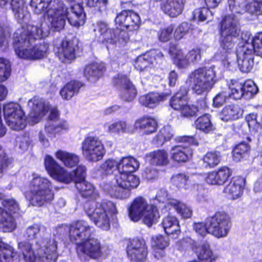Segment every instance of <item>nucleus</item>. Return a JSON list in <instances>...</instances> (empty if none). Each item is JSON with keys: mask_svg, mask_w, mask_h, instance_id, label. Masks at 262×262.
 Segmentation results:
<instances>
[{"mask_svg": "<svg viewBox=\"0 0 262 262\" xmlns=\"http://www.w3.org/2000/svg\"><path fill=\"white\" fill-rule=\"evenodd\" d=\"M60 234L68 230L72 241L76 242V250L80 257L99 259L105 254L104 247L98 238L92 235L93 228L84 221H78L70 226L65 225L56 228Z\"/></svg>", "mask_w": 262, "mask_h": 262, "instance_id": "f257e3e1", "label": "nucleus"}, {"mask_svg": "<svg viewBox=\"0 0 262 262\" xmlns=\"http://www.w3.org/2000/svg\"><path fill=\"white\" fill-rule=\"evenodd\" d=\"M44 163L47 173L53 179L64 184H69L74 181L82 196L96 198L97 193L94 186L85 181V166L79 165L75 170L69 171L49 155L45 156Z\"/></svg>", "mask_w": 262, "mask_h": 262, "instance_id": "f03ea898", "label": "nucleus"}, {"mask_svg": "<svg viewBox=\"0 0 262 262\" xmlns=\"http://www.w3.org/2000/svg\"><path fill=\"white\" fill-rule=\"evenodd\" d=\"M27 31L24 27L18 29L14 34V47L17 56L27 60H36L43 58L47 53L48 46L46 43L33 46L32 39H39L49 34V29H40L37 26H29Z\"/></svg>", "mask_w": 262, "mask_h": 262, "instance_id": "7ed1b4c3", "label": "nucleus"}, {"mask_svg": "<svg viewBox=\"0 0 262 262\" xmlns=\"http://www.w3.org/2000/svg\"><path fill=\"white\" fill-rule=\"evenodd\" d=\"M70 10L71 12L62 2L55 1L47 13L51 28L54 31L61 30L64 27L66 18L74 27H78L85 23V15L82 4H72Z\"/></svg>", "mask_w": 262, "mask_h": 262, "instance_id": "20e7f679", "label": "nucleus"}, {"mask_svg": "<svg viewBox=\"0 0 262 262\" xmlns=\"http://www.w3.org/2000/svg\"><path fill=\"white\" fill-rule=\"evenodd\" d=\"M18 246L26 262H35L37 258L40 262H55L57 258V242L54 239H41L34 247L26 242L19 243Z\"/></svg>", "mask_w": 262, "mask_h": 262, "instance_id": "39448f33", "label": "nucleus"}, {"mask_svg": "<svg viewBox=\"0 0 262 262\" xmlns=\"http://www.w3.org/2000/svg\"><path fill=\"white\" fill-rule=\"evenodd\" d=\"M52 189L53 185L49 179L33 174L25 195L32 205L41 206L53 199Z\"/></svg>", "mask_w": 262, "mask_h": 262, "instance_id": "423d86ee", "label": "nucleus"}, {"mask_svg": "<svg viewBox=\"0 0 262 262\" xmlns=\"http://www.w3.org/2000/svg\"><path fill=\"white\" fill-rule=\"evenodd\" d=\"M84 210L94 224L104 230L110 228L112 216L117 213L115 205L111 201L88 202L84 205Z\"/></svg>", "mask_w": 262, "mask_h": 262, "instance_id": "0eeeda50", "label": "nucleus"}, {"mask_svg": "<svg viewBox=\"0 0 262 262\" xmlns=\"http://www.w3.org/2000/svg\"><path fill=\"white\" fill-rule=\"evenodd\" d=\"M216 73L214 68L201 67L191 72L188 76L186 84L191 88L198 95L208 93L216 82Z\"/></svg>", "mask_w": 262, "mask_h": 262, "instance_id": "6e6552de", "label": "nucleus"}, {"mask_svg": "<svg viewBox=\"0 0 262 262\" xmlns=\"http://www.w3.org/2000/svg\"><path fill=\"white\" fill-rule=\"evenodd\" d=\"M128 212L129 217L132 221L137 222L142 220L148 227L156 224L160 218L157 207L154 205L148 204L142 197H138L134 200Z\"/></svg>", "mask_w": 262, "mask_h": 262, "instance_id": "1a4fd4ad", "label": "nucleus"}, {"mask_svg": "<svg viewBox=\"0 0 262 262\" xmlns=\"http://www.w3.org/2000/svg\"><path fill=\"white\" fill-rule=\"evenodd\" d=\"M94 30L98 40L102 43L124 46L129 40V36L126 32L111 29L105 22L97 23Z\"/></svg>", "mask_w": 262, "mask_h": 262, "instance_id": "9d476101", "label": "nucleus"}, {"mask_svg": "<svg viewBox=\"0 0 262 262\" xmlns=\"http://www.w3.org/2000/svg\"><path fill=\"white\" fill-rule=\"evenodd\" d=\"M239 30L232 16H226L221 23L220 42L223 49L229 53L233 52Z\"/></svg>", "mask_w": 262, "mask_h": 262, "instance_id": "9b49d317", "label": "nucleus"}, {"mask_svg": "<svg viewBox=\"0 0 262 262\" xmlns=\"http://www.w3.org/2000/svg\"><path fill=\"white\" fill-rule=\"evenodd\" d=\"M28 107L29 110L28 120L33 125L38 122L47 113L49 119L55 121L58 119L59 113L56 107H51L49 103L41 98L35 97L29 100Z\"/></svg>", "mask_w": 262, "mask_h": 262, "instance_id": "f8f14e48", "label": "nucleus"}, {"mask_svg": "<svg viewBox=\"0 0 262 262\" xmlns=\"http://www.w3.org/2000/svg\"><path fill=\"white\" fill-rule=\"evenodd\" d=\"M231 227V218L225 212H216L208 219V233L217 238L227 237Z\"/></svg>", "mask_w": 262, "mask_h": 262, "instance_id": "ddd939ff", "label": "nucleus"}, {"mask_svg": "<svg viewBox=\"0 0 262 262\" xmlns=\"http://www.w3.org/2000/svg\"><path fill=\"white\" fill-rule=\"evenodd\" d=\"M4 118L7 125L15 130H21L26 126L25 113L20 105L10 102L3 105Z\"/></svg>", "mask_w": 262, "mask_h": 262, "instance_id": "4468645a", "label": "nucleus"}, {"mask_svg": "<svg viewBox=\"0 0 262 262\" xmlns=\"http://www.w3.org/2000/svg\"><path fill=\"white\" fill-rule=\"evenodd\" d=\"M82 154L90 162H97L101 160L106 153L102 141L96 137L85 138L81 143Z\"/></svg>", "mask_w": 262, "mask_h": 262, "instance_id": "2eb2a0df", "label": "nucleus"}, {"mask_svg": "<svg viewBox=\"0 0 262 262\" xmlns=\"http://www.w3.org/2000/svg\"><path fill=\"white\" fill-rule=\"evenodd\" d=\"M4 208L0 207V226L5 232H11L16 227V222L12 215L18 210V205L14 200L4 201Z\"/></svg>", "mask_w": 262, "mask_h": 262, "instance_id": "dca6fc26", "label": "nucleus"}, {"mask_svg": "<svg viewBox=\"0 0 262 262\" xmlns=\"http://www.w3.org/2000/svg\"><path fill=\"white\" fill-rule=\"evenodd\" d=\"M115 180L117 186L124 191L115 194L116 197L121 199H125L129 196V190L136 188L139 184V180L133 174L118 172L115 175Z\"/></svg>", "mask_w": 262, "mask_h": 262, "instance_id": "f3484780", "label": "nucleus"}, {"mask_svg": "<svg viewBox=\"0 0 262 262\" xmlns=\"http://www.w3.org/2000/svg\"><path fill=\"white\" fill-rule=\"evenodd\" d=\"M115 180L117 186L124 191L115 194L116 197L121 199H125L129 196V190L136 188L139 184V180L133 174L118 172L115 175Z\"/></svg>", "mask_w": 262, "mask_h": 262, "instance_id": "a211bd4d", "label": "nucleus"}, {"mask_svg": "<svg viewBox=\"0 0 262 262\" xmlns=\"http://www.w3.org/2000/svg\"><path fill=\"white\" fill-rule=\"evenodd\" d=\"M228 4L231 10L236 13L262 14V0H228Z\"/></svg>", "mask_w": 262, "mask_h": 262, "instance_id": "6ab92c4d", "label": "nucleus"}, {"mask_svg": "<svg viewBox=\"0 0 262 262\" xmlns=\"http://www.w3.org/2000/svg\"><path fill=\"white\" fill-rule=\"evenodd\" d=\"M127 257L132 262H144L147 255V248L143 239H133L127 244Z\"/></svg>", "mask_w": 262, "mask_h": 262, "instance_id": "aec40b11", "label": "nucleus"}, {"mask_svg": "<svg viewBox=\"0 0 262 262\" xmlns=\"http://www.w3.org/2000/svg\"><path fill=\"white\" fill-rule=\"evenodd\" d=\"M253 50L251 43L246 42L239 47L237 50L236 56L238 65L240 70L245 73L249 72L253 66Z\"/></svg>", "mask_w": 262, "mask_h": 262, "instance_id": "412c9836", "label": "nucleus"}, {"mask_svg": "<svg viewBox=\"0 0 262 262\" xmlns=\"http://www.w3.org/2000/svg\"><path fill=\"white\" fill-rule=\"evenodd\" d=\"M113 83L120 88L122 99L126 101H133L137 95V90L126 75L118 74L114 77Z\"/></svg>", "mask_w": 262, "mask_h": 262, "instance_id": "4be33fe9", "label": "nucleus"}, {"mask_svg": "<svg viewBox=\"0 0 262 262\" xmlns=\"http://www.w3.org/2000/svg\"><path fill=\"white\" fill-rule=\"evenodd\" d=\"M115 21L119 26L124 27L129 31H134L139 28L140 19L137 13L128 10L123 11L118 14Z\"/></svg>", "mask_w": 262, "mask_h": 262, "instance_id": "5701e85b", "label": "nucleus"}, {"mask_svg": "<svg viewBox=\"0 0 262 262\" xmlns=\"http://www.w3.org/2000/svg\"><path fill=\"white\" fill-rule=\"evenodd\" d=\"M162 57L163 54L160 52H151L139 56L135 62V68L140 72L148 71L155 66L157 58Z\"/></svg>", "mask_w": 262, "mask_h": 262, "instance_id": "b1692460", "label": "nucleus"}, {"mask_svg": "<svg viewBox=\"0 0 262 262\" xmlns=\"http://www.w3.org/2000/svg\"><path fill=\"white\" fill-rule=\"evenodd\" d=\"M232 175L231 170L227 166H222L217 170L206 174V182L210 185H222Z\"/></svg>", "mask_w": 262, "mask_h": 262, "instance_id": "393cba45", "label": "nucleus"}, {"mask_svg": "<svg viewBox=\"0 0 262 262\" xmlns=\"http://www.w3.org/2000/svg\"><path fill=\"white\" fill-rule=\"evenodd\" d=\"M245 179L242 177L233 178L224 188V192L232 199L239 198L243 193Z\"/></svg>", "mask_w": 262, "mask_h": 262, "instance_id": "a878e982", "label": "nucleus"}, {"mask_svg": "<svg viewBox=\"0 0 262 262\" xmlns=\"http://www.w3.org/2000/svg\"><path fill=\"white\" fill-rule=\"evenodd\" d=\"M192 249L202 262H212L217 257L216 255L213 253L209 244L207 243L198 245L193 242Z\"/></svg>", "mask_w": 262, "mask_h": 262, "instance_id": "bb28decb", "label": "nucleus"}, {"mask_svg": "<svg viewBox=\"0 0 262 262\" xmlns=\"http://www.w3.org/2000/svg\"><path fill=\"white\" fill-rule=\"evenodd\" d=\"M59 60L62 62L69 63L75 58V49L71 41H63L56 51Z\"/></svg>", "mask_w": 262, "mask_h": 262, "instance_id": "cd10ccee", "label": "nucleus"}, {"mask_svg": "<svg viewBox=\"0 0 262 262\" xmlns=\"http://www.w3.org/2000/svg\"><path fill=\"white\" fill-rule=\"evenodd\" d=\"M54 156L67 168H72L77 166L79 163V157L73 152L58 149L54 152Z\"/></svg>", "mask_w": 262, "mask_h": 262, "instance_id": "c85d7f7f", "label": "nucleus"}, {"mask_svg": "<svg viewBox=\"0 0 262 262\" xmlns=\"http://www.w3.org/2000/svg\"><path fill=\"white\" fill-rule=\"evenodd\" d=\"M170 155L173 161L179 163L185 162L191 157L192 150L189 146L178 145L171 148Z\"/></svg>", "mask_w": 262, "mask_h": 262, "instance_id": "c756f323", "label": "nucleus"}, {"mask_svg": "<svg viewBox=\"0 0 262 262\" xmlns=\"http://www.w3.org/2000/svg\"><path fill=\"white\" fill-rule=\"evenodd\" d=\"M243 108L237 104H230L225 106L220 114V119L225 122L235 120L241 118L243 114Z\"/></svg>", "mask_w": 262, "mask_h": 262, "instance_id": "7c9ffc66", "label": "nucleus"}, {"mask_svg": "<svg viewBox=\"0 0 262 262\" xmlns=\"http://www.w3.org/2000/svg\"><path fill=\"white\" fill-rule=\"evenodd\" d=\"M20 256L11 246L0 241V261L19 262Z\"/></svg>", "mask_w": 262, "mask_h": 262, "instance_id": "2f4dec72", "label": "nucleus"}, {"mask_svg": "<svg viewBox=\"0 0 262 262\" xmlns=\"http://www.w3.org/2000/svg\"><path fill=\"white\" fill-rule=\"evenodd\" d=\"M157 128V123L155 119L151 117L144 116L140 118L135 122L134 131L139 129L145 134H150L156 131Z\"/></svg>", "mask_w": 262, "mask_h": 262, "instance_id": "473e14b6", "label": "nucleus"}, {"mask_svg": "<svg viewBox=\"0 0 262 262\" xmlns=\"http://www.w3.org/2000/svg\"><path fill=\"white\" fill-rule=\"evenodd\" d=\"M162 225L165 232L173 238H178L181 232L178 220L174 216L168 215L164 217Z\"/></svg>", "mask_w": 262, "mask_h": 262, "instance_id": "72a5a7b5", "label": "nucleus"}, {"mask_svg": "<svg viewBox=\"0 0 262 262\" xmlns=\"http://www.w3.org/2000/svg\"><path fill=\"white\" fill-rule=\"evenodd\" d=\"M184 0H167L161 5L164 12L170 17H177L183 10Z\"/></svg>", "mask_w": 262, "mask_h": 262, "instance_id": "f704fd0d", "label": "nucleus"}, {"mask_svg": "<svg viewBox=\"0 0 262 262\" xmlns=\"http://www.w3.org/2000/svg\"><path fill=\"white\" fill-rule=\"evenodd\" d=\"M104 127L108 133L117 135L134 132V129L132 128L130 125L124 121L106 123L104 125Z\"/></svg>", "mask_w": 262, "mask_h": 262, "instance_id": "c9c22d12", "label": "nucleus"}, {"mask_svg": "<svg viewBox=\"0 0 262 262\" xmlns=\"http://www.w3.org/2000/svg\"><path fill=\"white\" fill-rule=\"evenodd\" d=\"M105 69L103 63H94L86 67L84 74L88 80L95 82L102 76Z\"/></svg>", "mask_w": 262, "mask_h": 262, "instance_id": "e433bc0d", "label": "nucleus"}, {"mask_svg": "<svg viewBox=\"0 0 262 262\" xmlns=\"http://www.w3.org/2000/svg\"><path fill=\"white\" fill-rule=\"evenodd\" d=\"M169 245L168 237L162 235L153 236L151 237V246L155 253V256L158 258L163 255L162 251Z\"/></svg>", "mask_w": 262, "mask_h": 262, "instance_id": "4c0bfd02", "label": "nucleus"}, {"mask_svg": "<svg viewBox=\"0 0 262 262\" xmlns=\"http://www.w3.org/2000/svg\"><path fill=\"white\" fill-rule=\"evenodd\" d=\"M10 64L9 61L4 58H0V81L7 79L10 75ZM6 89L0 84V101L3 100L6 97Z\"/></svg>", "mask_w": 262, "mask_h": 262, "instance_id": "58836bf2", "label": "nucleus"}, {"mask_svg": "<svg viewBox=\"0 0 262 262\" xmlns=\"http://www.w3.org/2000/svg\"><path fill=\"white\" fill-rule=\"evenodd\" d=\"M169 52L173 58L174 64L179 68L184 69L190 64L189 61L187 60L188 57L186 53L177 47H170Z\"/></svg>", "mask_w": 262, "mask_h": 262, "instance_id": "ea45409f", "label": "nucleus"}, {"mask_svg": "<svg viewBox=\"0 0 262 262\" xmlns=\"http://www.w3.org/2000/svg\"><path fill=\"white\" fill-rule=\"evenodd\" d=\"M139 167V162L134 158H123L118 162V172L133 174Z\"/></svg>", "mask_w": 262, "mask_h": 262, "instance_id": "a19ab883", "label": "nucleus"}, {"mask_svg": "<svg viewBox=\"0 0 262 262\" xmlns=\"http://www.w3.org/2000/svg\"><path fill=\"white\" fill-rule=\"evenodd\" d=\"M188 90L186 88H181L170 100V106L174 110L179 112L187 102L186 97Z\"/></svg>", "mask_w": 262, "mask_h": 262, "instance_id": "79ce46f5", "label": "nucleus"}, {"mask_svg": "<svg viewBox=\"0 0 262 262\" xmlns=\"http://www.w3.org/2000/svg\"><path fill=\"white\" fill-rule=\"evenodd\" d=\"M245 119L252 135L257 138L262 136V125L257 121L256 114H249L246 116Z\"/></svg>", "mask_w": 262, "mask_h": 262, "instance_id": "37998d69", "label": "nucleus"}, {"mask_svg": "<svg viewBox=\"0 0 262 262\" xmlns=\"http://www.w3.org/2000/svg\"><path fill=\"white\" fill-rule=\"evenodd\" d=\"M147 157L154 165L164 166L169 162L167 152L163 149L154 151L149 153Z\"/></svg>", "mask_w": 262, "mask_h": 262, "instance_id": "c03bdc74", "label": "nucleus"}, {"mask_svg": "<svg viewBox=\"0 0 262 262\" xmlns=\"http://www.w3.org/2000/svg\"><path fill=\"white\" fill-rule=\"evenodd\" d=\"M173 136V132L170 126L162 128L154 139V142L157 146H162L165 142L169 141Z\"/></svg>", "mask_w": 262, "mask_h": 262, "instance_id": "a18cd8bd", "label": "nucleus"}, {"mask_svg": "<svg viewBox=\"0 0 262 262\" xmlns=\"http://www.w3.org/2000/svg\"><path fill=\"white\" fill-rule=\"evenodd\" d=\"M82 84L80 82L76 81H72L67 83L60 90V96L63 99H70L76 93L78 92Z\"/></svg>", "mask_w": 262, "mask_h": 262, "instance_id": "49530a36", "label": "nucleus"}, {"mask_svg": "<svg viewBox=\"0 0 262 262\" xmlns=\"http://www.w3.org/2000/svg\"><path fill=\"white\" fill-rule=\"evenodd\" d=\"M164 99L165 96L164 95L152 93L141 96L140 98V101L146 106L152 107Z\"/></svg>", "mask_w": 262, "mask_h": 262, "instance_id": "de8ad7c7", "label": "nucleus"}, {"mask_svg": "<svg viewBox=\"0 0 262 262\" xmlns=\"http://www.w3.org/2000/svg\"><path fill=\"white\" fill-rule=\"evenodd\" d=\"M167 204L170 205L171 208H173L184 218H189L192 215V210L190 208L178 200H171Z\"/></svg>", "mask_w": 262, "mask_h": 262, "instance_id": "09e8293b", "label": "nucleus"}, {"mask_svg": "<svg viewBox=\"0 0 262 262\" xmlns=\"http://www.w3.org/2000/svg\"><path fill=\"white\" fill-rule=\"evenodd\" d=\"M202 160L205 167L213 168L219 164L221 161V155L217 151L208 152L203 157Z\"/></svg>", "mask_w": 262, "mask_h": 262, "instance_id": "8fccbe9b", "label": "nucleus"}, {"mask_svg": "<svg viewBox=\"0 0 262 262\" xmlns=\"http://www.w3.org/2000/svg\"><path fill=\"white\" fill-rule=\"evenodd\" d=\"M196 128L204 133H208L213 130V125L211 122L210 117L205 114L199 117L195 121Z\"/></svg>", "mask_w": 262, "mask_h": 262, "instance_id": "3c124183", "label": "nucleus"}, {"mask_svg": "<svg viewBox=\"0 0 262 262\" xmlns=\"http://www.w3.org/2000/svg\"><path fill=\"white\" fill-rule=\"evenodd\" d=\"M172 182L173 185L178 188L185 190L190 188V180L189 177L184 173H179L173 176L172 178Z\"/></svg>", "mask_w": 262, "mask_h": 262, "instance_id": "603ef678", "label": "nucleus"}, {"mask_svg": "<svg viewBox=\"0 0 262 262\" xmlns=\"http://www.w3.org/2000/svg\"><path fill=\"white\" fill-rule=\"evenodd\" d=\"M244 86L242 83L238 81H232L229 86L230 91V96L234 99H239L244 96Z\"/></svg>", "mask_w": 262, "mask_h": 262, "instance_id": "864d4df0", "label": "nucleus"}, {"mask_svg": "<svg viewBox=\"0 0 262 262\" xmlns=\"http://www.w3.org/2000/svg\"><path fill=\"white\" fill-rule=\"evenodd\" d=\"M100 169L106 174L113 172L116 169L118 170V162L114 159H107L101 165Z\"/></svg>", "mask_w": 262, "mask_h": 262, "instance_id": "5fc2aeb1", "label": "nucleus"}, {"mask_svg": "<svg viewBox=\"0 0 262 262\" xmlns=\"http://www.w3.org/2000/svg\"><path fill=\"white\" fill-rule=\"evenodd\" d=\"M249 149V145L244 142L238 144L233 150V157L234 160L239 161L244 155L247 153Z\"/></svg>", "mask_w": 262, "mask_h": 262, "instance_id": "6e6d98bb", "label": "nucleus"}, {"mask_svg": "<svg viewBox=\"0 0 262 262\" xmlns=\"http://www.w3.org/2000/svg\"><path fill=\"white\" fill-rule=\"evenodd\" d=\"M244 96L246 98H251L258 92V88L253 81L248 80L243 84Z\"/></svg>", "mask_w": 262, "mask_h": 262, "instance_id": "4d7b16f0", "label": "nucleus"}, {"mask_svg": "<svg viewBox=\"0 0 262 262\" xmlns=\"http://www.w3.org/2000/svg\"><path fill=\"white\" fill-rule=\"evenodd\" d=\"M199 109L196 106L189 103L187 101L179 113L183 117L190 118L196 115Z\"/></svg>", "mask_w": 262, "mask_h": 262, "instance_id": "13d9d810", "label": "nucleus"}, {"mask_svg": "<svg viewBox=\"0 0 262 262\" xmlns=\"http://www.w3.org/2000/svg\"><path fill=\"white\" fill-rule=\"evenodd\" d=\"M194 18L200 21H205L207 19L210 20L212 13L208 8L203 7L195 10L193 13Z\"/></svg>", "mask_w": 262, "mask_h": 262, "instance_id": "bf43d9fd", "label": "nucleus"}, {"mask_svg": "<svg viewBox=\"0 0 262 262\" xmlns=\"http://www.w3.org/2000/svg\"><path fill=\"white\" fill-rule=\"evenodd\" d=\"M18 15L19 16L17 17L16 16H14L15 18L19 23L24 24L21 28L24 27L26 29V32L27 31V27L29 26H32V25L28 24V21L29 20L30 17V14L27 11V8L26 7L24 8V9H19Z\"/></svg>", "mask_w": 262, "mask_h": 262, "instance_id": "052dcab7", "label": "nucleus"}, {"mask_svg": "<svg viewBox=\"0 0 262 262\" xmlns=\"http://www.w3.org/2000/svg\"><path fill=\"white\" fill-rule=\"evenodd\" d=\"M252 43L255 53L262 57V32L258 33L252 38Z\"/></svg>", "mask_w": 262, "mask_h": 262, "instance_id": "680f3d73", "label": "nucleus"}, {"mask_svg": "<svg viewBox=\"0 0 262 262\" xmlns=\"http://www.w3.org/2000/svg\"><path fill=\"white\" fill-rule=\"evenodd\" d=\"M107 0H86V5L94 8L96 11L99 12L105 11L107 9Z\"/></svg>", "mask_w": 262, "mask_h": 262, "instance_id": "e2e57ef3", "label": "nucleus"}, {"mask_svg": "<svg viewBox=\"0 0 262 262\" xmlns=\"http://www.w3.org/2000/svg\"><path fill=\"white\" fill-rule=\"evenodd\" d=\"M174 28L173 25H170L161 29L158 35L159 40L163 42L169 40L172 37Z\"/></svg>", "mask_w": 262, "mask_h": 262, "instance_id": "0e129e2a", "label": "nucleus"}, {"mask_svg": "<svg viewBox=\"0 0 262 262\" xmlns=\"http://www.w3.org/2000/svg\"><path fill=\"white\" fill-rule=\"evenodd\" d=\"M190 28L189 24L187 23H183L180 25L175 30L173 34L176 40H180L187 33Z\"/></svg>", "mask_w": 262, "mask_h": 262, "instance_id": "69168bd1", "label": "nucleus"}, {"mask_svg": "<svg viewBox=\"0 0 262 262\" xmlns=\"http://www.w3.org/2000/svg\"><path fill=\"white\" fill-rule=\"evenodd\" d=\"M190 63H195L201 59V50L199 48L193 49L186 53Z\"/></svg>", "mask_w": 262, "mask_h": 262, "instance_id": "338daca9", "label": "nucleus"}, {"mask_svg": "<svg viewBox=\"0 0 262 262\" xmlns=\"http://www.w3.org/2000/svg\"><path fill=\"white\" fill-rule=\"evenodd\" d=\"M40 230V225L34 224L27 229L26 236L29 239H33L35 238Z\"/></svg>", "mask_w": 262, "mask_h": 262, "instance_id": "774afa93", "label": "nucleus"}]
</instances>
